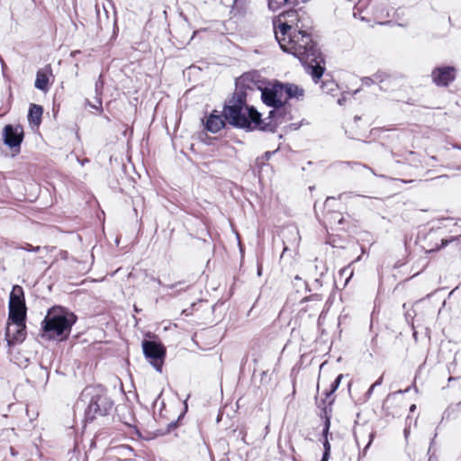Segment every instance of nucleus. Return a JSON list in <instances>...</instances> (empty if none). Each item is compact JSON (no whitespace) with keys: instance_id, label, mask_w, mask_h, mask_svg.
Instances as JSON below:
<instances>
[{"instance_id":"7c9ffc66","label":"nucleus","mask_w":461,"mask_h":461,"mask_svg":"<svg viewBox=\"0 0 461 461\" xmlns=\"http://www.w3.org/2000/svg\"><path fill=\"white\" fill-rule=\"evenodd\" d=\"M375 387H373V384L370 386V388L367 390V392L366 393V399L370 398L372 393H373V391Z\"/></svg>"},{"instance_id":"5701e85b","label":"nucleus","mask_w":461,"mask_h":461,"mask_svg":"<svg viewBox=\"0 0 461 461\" xmlns=\"http://www.w3.org/2000/svg\"><path fill=\"white\" fill-rule=\"evenodd\" d=\"M275 151H267L264 153V155L261 157V158H258L257 160H256V163L258 165V166H262L265 164L266 161H267L271 156L273 155Z\"/></svg>"},{"instance_id":"6ab92c4d","label":"nucleus","mask_w":461,"mask_h":461,"mask_svg":"<svg viewBox=\"0 0 461 461\" xmlns=\"http://www.w3.org/2000/svg\"><path fill=\"white\" fill-rule=\"evenodd\" d=\"M234 435L240 438L244 444H248L246 442L247 436V428L245 425L240 426L239 429L233 430Z\"/></svg>"},{"instance_id":"cd10ccee","label":"nucleus","mask_w":461,"mask_h":461,"mask_svg":"<svg viewBox=\"0 0 461 461\" xmlns=\"http://www.w3.org/2000/svg\"><path fill=\"white\" fill-rule=\"evenodd\" d=\"M308 302V301H316V302H321V297L319 294H312L311 295L310 297H305L303 302Z\"/></svg>"},{"instance_id":"c85d7f7f","label":"nucleus","mask_w":461,"mask_h":461,"mask_svg":"<svg viewBox=\"0 0 461 461\" xmlns=\"http://www.w3.org/2000/svg\"><path fill=\"white\" fill-rule=\"evenodd\" d=\"M104 82L101 80V78L98 79V81L95 83V91L98 94L99 90L103 87Z\"/></svg>"},{"instance_id":"aec40b11","label":"nucleus","mask_w":461,"mask_h":461,"mask_svg":"<svg viewBox=\"0 0 461 461\" xmlns=\"http://www.w3.org/2000/svg\"><path fill=\"white\" fill-rule=\"evenodd\" d=\"M342 378H343V375H339L336 377V379L333 381V383L330 385V392L327 393V397L330 396L331 393H333L338 389V387L340 384V382H341Z\"/></svg>"},{"instance_id":"b1692460","label":"nucleus","mask_w":461,"mask_h":461,"mask_svg":"<svg viewBox=\"0 0 461 461\" xmlns=\"http://www.w3.org/2000/svg\"><path fill=\"white\" fill-rule=\"evenodd\" d=\"M373 438H374V434L373 433L369 434V441H368L367 445L364 447L363 451L358 454V461H360L363 457L366 456L367 449L370 447V445L373 441Z\"/></svg>"},{"instance_id":"c9c22d12","label":"nucleus","mask_w":461,"mask_h":461,"mask_svg":"<svg viewBox=\"0 0 461 461\" xmlns=\"http://www.w3.org/2000/svg\"><path fill=\"white\" fill-rule=\"evenodd\" d=\"M409 391H410V387H408L407 389H405V390H403V391H402V390H399V391H398V393H407V392H409Z\"/></svg>"},{"instance_id":"2eb2a0df","label":"nucleus","mask_w":461,"mask_h":461,"mask_svg":"<svg viewBox=\"0 0 461 461\" xmlns=\"http://www.w3.org/2000/svg\"><path fill=\"white\" fill-rule=\"evenodd\" d=\"M225 122L223 115L211 114L206 120L205 128L212 133H217L225 126Z\"/></svg>"},{"instance_id":"20e7f679","label":"nucleus","mask_w":461,"mask_h":461,"mask_svg":"<svg viewBox=\"0 0 461 461\" xmlns=\"http://www.w3.org/2000/svg\"><path fill=\"white\" fill-rule=\"evenodd\" d=\"M289 9L281 13L277 19L274 21L275 37L280 38L285 41L284 35L292 32V31H298L309 28L306 23L308 17L302 9H295V7L288 6Z\"/></svg>"},{"instance_id":"393cba45","label":"nucleus","mask_w":461,"mask_h":461,"mask_svg":"<svg viewBox=\"0 0 461 461\" xmlns=\"http://www.w3.org/2000/svg\"><path fill=\"white\" fill-rule=\"evenodd\" d=\"M356 196H359V195L353 192H348V193H342V194H339L338 198L339 200H348V199H350V198H353Z\"/></svg>"},{"instance_id":"412c9836","label":"nucleus","mask_w":461,"mask_h":461,"mask_svg":"<svg viewBox=\"0 0 461 461\" xmlns=\"http://www.w3.org/2000/svg\"><path fill=\"white\" fill-rule=\"evenodd\" d=\"M329 215H330V218L328 220L330 221V222L337 221L338 223H341L343 221V217L338 212H329V214H327V217Z\"/></svg>"},{"instance_id":"ddd939ff","label":"nucleus","mask_w":461,"mask_h":461,"mask_svg":"<svg viewBox=\"0 0 461 461\" xmlns=\"http://www.w3.org/2000/svg\"><path fill=\"white\" fill-rule=\"evenodd\" d=\"M52 77V68L50 65H47L37 71L34 86L43 93H47L50 89V78Z\"/></svg>"},{"instance_id":"423d86ee","label":"nucleus","mask_w":461,"mask_h":461,"mask_svg":"<svg viewBox=\"0 0 461 461\" xmlns=\"http://www.w3.org/2000/svg\"><path fill=\"white\" fill-rule=\"evenodd\" d=\"M17 321L26 320V305L23 290L20 285H14L9 297V318Z\"/></svg>"},{"instance_id":"dca6fc26","label":"nucleus","mask_w":461,"mask_h":461,"mask_svg":"<svg viewBox=\"0 0 461 461\" xmlns=\"http://www.w3.org/2000/svg\"><path fill=\"white\" fill-rule=\"evenodd\" d=\"M42 113L43 109L41 105L35 104H31L28 113L29 122L36 126H39L41 122Z\"/></svg>"},{"instance_id":"a211bd4d","label":"nucleus","mask_w":461,"mask_h":461,"mask_svg":"<svg viewBox=\"0 0 461 461\" xmlns=\"http://www.w3.org/2000/svg\"><path fill=\"white\" fill-rule=\"evenodd\" d=\"M384 76L382 74L376 73L374 74L372 77H365L362 78V83L366 86H371L375 83H383L384 82Z\"/></svg>"},{"instance_id":"4c0bfd02","label":"nucleus","mask_w":461,"mask_h":461,"mask_svg":"<svg viewBox=\"0 0 461 461\" xmlns=\"http://www.w3.org/2000/svg\"><path fill=\"white\" fill-rule=\"evenodd\" d=\"M360 118L358 116H355V120H359Z\"/></svg>"},{"instance_id":"473e14b6","label":"nucleus","mask_w":461,"mask_h":461,"mask_svg":"<svg viewBox=\"0 0 461 461\" xmlns=\"http://www.w3.org/2000/svg\"><path fill=\"white\" fill-rule=\"evenodd\" d=\"M345 100H346V99H345L344 97L339 98V99L338 100V104H340V105H342V104L345 103Z\"/></svg>"},{"instance_id":"bb28decb","label":"nucleus","mask_w":461,"mask_h":461,"mask_svg":"<svg viewBox=\"0 0 461 461\" xmlns=\"http://www.w3.org/2000/svg\"><path fill=\"white\" fill-rule=\"evenodd\" d=\"M456 240V238H452V239H450V240H441V245H440L439 247H438V248L436 249V250H438V249H442V248H445L446 246H447L449 243H451V242H452L453 240Z\"/></svg>"},{"instance_id":"f03ea898","label":"nucleus","mask_w":461,"mask_h":461,"mask_svg":"<svg viewBox=\"0 0 461 461\" xmlns=\"http://www.w3.org/2000/svg\"><path fill=\"white\" fill-rule=\"evenodd\" d=\"M275 111L269 113L270 122L261 119V114L253 107L246 105V99L241 92H234L229 104L223 110L224 119L232 126L248 131L261 130L275 131L278 122L273 121Z\"/></svg>"},{"instance_id":"39448f33","label":"nucleus","mask_w":461,"mask_h":461,"mask_svg":"<svg viewBox=\"0 0 461 461\" xmlns=\"http://www.w3.org/2000/svg\"><path fill=\"white\" fill-rule=\"evenodd\" d=\"M88 401V405L85 411L86 420L92 421L97 415H105L112 408V402L105 397L95 392L93 387L86 388L80 396V402H86Z\"/></svg>"},{"instance_id":"1a4fd4ad","label":"nucleus","mask_w":461,"mask_h":461,"mask_svg":"<svg viewBox=\"0 0 461 461\" xmlns=\"http://www.w3.org/2000/svg\"><path fill=\"white\" fill-rule=\"evenodd\" d=\"M432 82L438 87H447L456 77V70L452 66L436 67L430 74Z\"/></svg>"},{"instance_id":"f257e3e1","label":"nucleus","mask_w":461,"mask_h":461,"mask_svg":"<svg viewBox=\"0 0 461 461\" xmlns=\"http://www.w3.org/2000/svg\"><path fill=\"white\" fill-rule=\"evenodd\" d=\"M307 29L292 31L283 36L285 38V41L280 38L276 40L285 52L294 55L306 66L307 72L312 76V80L318 83L324 73V68L321 66L324 59Z\"/></svg>"},{"instance_id":"0eeeda50","label":"nucleus","mask_w":461,"mask_h":461,"mask_svg":"<svg viewBox=\"0 0 461 461\" xmlns=\"http://www.w3.org/2000/svg\"><path fill=\"white\" fill-rule=\"evenodd\" d=\"M142 349L150 365L161 373L166 355L165 348L157 341L145 339L142 341Z\"/></svg>"},{"instance_id":"f8f14e48","label":"nucleus","mask_w":461,"mask_h":461,"mask_svg":"<svg viewBox=\"0 0 461 461\" xmlns=\"http://www.w3.org/2000/svg\"><path fill=\"white\" fill-rule=\"evenodd\" d=\"M235 86V92H241V94L244 95V99H246L248 91H254L255 89L260 88L258 86V82L254 78V76L250 73L243 74L238 77L236 79Z\"/></svg>"},{"instance_id":"9d476101","label":"nucleus","mask_w":461,"mask_h":461,"mask_svg":"<svg viewBox=\"0 0 461 461\" xmlns=\"http://www.w3.org/2000/svg\"><path fill=\"white\" fill-rule=\"evenodd\" d=\"M4 142L9 148L20 147L23 140V129L21 125L7 124L3 131Z\"/></svg>"},{"instance_id":"f704fd0d","label":"nucleus","mask_w":461,"mask_h":461,"mask_svg":"<svg viewBox=\"0 0 461 461\" xmlns=\"http://www.w3.org/2000/svg\"><path fill=\"white\" fill-rule=\"evenodd\" d=\"M416 410V405L415 404H411V407H410V411H414Z\"/></svg>"},{"instance_id":"4be33fe9","label":"nucleus","mask_w":461,"mask_h":461,"mask_svg":"<svg viewBox=\"0 0 461 461\" xmlns=\"http://www.w3.org/2000/svg\"><path fill=\"white\" fill-rule=\"evenodd\" d=\"M19 249H23L29 252H40L41 248L40 246H32L29 243H25L23 246L17 247Z\"/></svg>"},{"instance_id":"4468645a","label":"nucleus","mask_w":461,"mask_h":461,"mask_svg":"<svg viewBox=\"0 0 461 461\" xmlns=\"http://www.w3.org/2000/svg\"><path fill=\"white\" fill-rule=\"evenodd\" d=\"M278 88L281 91L284 103L291 98H297L303 96L304 91L294 84H278Z\"/></svg>"},{"instance_id":"72a5a7b5","label":"nucleus","mask_w":461,"mask_h":461,"mask_svg":"<svg viewBox=\"0 0 461 461\" xmlns=\"http://www.w3.org/2000/svg\"><path fill=\"white\" fill-rule=\"evenodd\" d=\"M453 148L461 150V144H454Z\"/></svg>"},{"instance_id":"a878e982","label":"nucleus","mask_w":461,"mask_h":461,"mask_svg":"<svg viewBox=\"0 0 461 461\" xmlns=\"http://www.w3.org/2000/svg\"><path fill=\"white\" fill-rule=\"evenodd\" d=\"M183 285H184V282H176L175 284H171V285H166V288H167V289H175V288L180 287L179 291H185L186 288L185 287H182Z\"/></svg>"},{"instance_id":"9b49d317","label":"nucleus","mask_w":461,"mask_h":461,"mask_svg":"<svg viewBox=\"0 0 461 461\" xmlns=\"http://www.w3.org/2000/svg\"><path fill=\"white\" fill-rule=\"evenodd\" d=\"M261 98L264 104L271 107L280 108L284 105V99L278 88V84L274 85L272 88L261 90Z\"/></svg>"},{"instance_id":"7ed1b4c3","label":"nucleus","mask_w":461,"mask_h":461,"mask_svg":"<svg viewBox=\"0 0 461 461\" xmlns=\"http://www.w3.org/2000/svg\"><path fill=\"white\" fill-rule=\"evenodd\" d=\"M76 321L77 316L72 312L61 306H54L48 311L41 322L42 336L63 341L68 338Z\"/></svg>"},{"instance_id":"f3484780","label":"nucleus","mask_w":461,"mask_h":461,"mask_svg":"<svg viewBox=\"0 0 461 461\" xmlns=\"http://www.w3.org/2000/svg\"><path fill=\"white\" fill-rule=\"evenodd\" d=\"M329 429H330V420H327L326 422H325L324 429H323V437H324L323 447H324V452H323V455H322L321 461H329L330 455V447H330V442L328 440Z\"/></svg>"},{"instance_id":"c756f323","label":"nucleus","mask_w":461,"mask_h":461,"mask_svg":"<svg viewBox=\"0 0 461 461\" xmlns=\"http://www.w3.org/2000/svg\"><path fill=\"white\" fill-rule=\"evenodd\" d=\"M335 201V197H327L325 203H324V207L325 209H327L328 207L330 206V203Z\"/></svg>"},{"instance_id":"2f4dec72","label":"nucleus","mask_w":461,"mask_h":461,"mask_svg":"<svg viewBox=\"0 0 461 461\" xmlns=\"http://www.w3.org/2000/svg\"><path fill=\"white\" fill-rule=\"evenodd\" d=\"M383 382V376H380L374 384H373V387H376L378 385H380Z\"/></svg>"},{"instance_id":"e433bc0d","label":"nucleus","mask_w":461,"mask_h":461,"mask_svg":"<svg viewBox=\"0 0 461 461\" xmlns=\"http://www.w3.org/2000/svg\"><path fill=\"white\" fill-rule=\"evenodd\" d=\"M404 434H405V437L407 438V436H408V429H404Z\"/></svg>"},{"instance_id":"6e6552de","label":"nucleus","mask_w":461,"mask_h":461,"mask_svg":"<svg viewBox=\"0 0 461 461\" xmlns=\"http://www.w3.org/2000/svg\"><path fill=\"white\" fill-rule=\"evenodd\" d=\"M5 330V339L9 347L22 343L26 337L25 321L9 320Z\"/></svg>"}]
</instances>
